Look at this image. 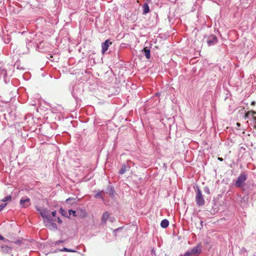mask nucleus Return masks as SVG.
Instances as JSON below:
<instances>
[{"label":"nucleus","mask_w":256,"mask_h":256,"mask_svg":"<svg viewBox=\"0 0 256 256\" xmlns=\"http://www.w3.org/2000/svg\"><path fill=\"white\" fill-rule=\"evenodd\" d=\"M196 192L195 200L198 206H203L205 204L204 196L202 195V191L200 188L196 186L194 188Z\"/></svg>","instance_id":"1"},{"label":"nucleus","mask_w":256,"mask_h":256,"mask_svg":"<svg viewBox=\"0 0 256 256\" xmlns=\"http://www.w3.org/2000/svg\"><path fill=\"white\" fill-rule=\"evenodd\" d=\"M247 179V175L244 173H241L237 178L234 185L238 188H242L244 186V182Z\"/></svg>","instance_id":"2"},{"label":"nucleus","mask_w":256,"mask_h":256,"mask_svg":"<svg viewBox=\"0 0 256 256\" xmlns=\"http://www.w3.org/2000/svg\"><path fill=\"white\" fill-rule=\"evenodd\" d=\"M201 246L198 245L196 246L187 251L182 256H191L192 254H200L201 252Z\"/></svg>","instance_id":"3"},{"label":"nucleus","mask_w":256,"mask_h":256,"mask_svg":"<svg viewBox=\"0 0 256 256\" xmlns=\"http://www.w3.org/2000/svg\"><path fill=\"white\" fill-rule=\"evenodd\" d=\"M218 42V40L216 36L214 34L210 36L206 40V42L208 46L214 45Z\"/></svg>","instance_id":"4"},{"label":"nucleus","mask_w":256,"mask_h":256,"mask_svg":"<svg viewBox=\"0 0 256 256\" xmlns=\"http://www.w3.org/2000/svg\"><path fill=\"white\" fill-rule=\"evenodd\" d=\"M112 44V42L110 40H106L102 44V52L104 54L108 50L110 45Z\"/></svg>","instance_id":"5"},{"label":"nucleus","mask_w":256,"mask_h":256,"mask_svg":"<svg viewBox=\"0 0 256 256\" xmlns=\"http://www.w3.org/2000/svg\"><path fill=\"white\" fill-rule=\"evenodd\" d=\"M0 78H2L6 83L7 80V71L4 68H0Z\"/></svg>","instance_id":"6"},{"label":"nucleus","mask_w":256,"mask_h":256,"mask_svg":"<svg viewBox=\"0 0 256 256\" xmlns=\"http://www.w3.org/2000/svg\"><path fill=\"white\" fill-rule=\"evenodd\" d=\"M106 192L112 198H114L115 196V190L114 186L110 185H108L107 187Z\"/></svg>","instance_id":"7"},{"label":"nucleus","mask_w":256,"mask_h":256,"mask_svg":"<svg viewBox=\"0 0 256 256\" xmlns=\"http://www.w3.org/2000/svg\"><path fill=\"white\" fill-rule=\"evenodd\" d=\"M87 216V213L85 210L80 209L77 210L76 216L80 218H84Z\"/></svg>","instance_id":"8"},{"label":"nucleus","mask_w":256,"mask_h":256,"mask_svg":"<svg viewBox=\"0 0 256 256\" xmlns=\"http://www.w3.org/2000/svg\"><path fill=\"white\" fill-rule=\"evenodd\" d=\"M50 211L46 209V208H43V210H42V212H40V216L44 218H50Z\"/></svg>","instance_id":"9"},{"label":"nucleus","mask_w":256,"mask_h":256,"mask_svg":"<svg viewBox=\"0 0 256 256\" xmlns=\"http://www.w3.org/2000/svg\"><path fill=\"white\" fill-rule=\"evenodd\" d=\"M142 52H144L146 59H150V50L147 47L144 48L142 50Z\"/></svg>","instance_id":"10"},{"label":"nucleus","mask_w":256,"mask_h":256,"mask_svg":"<svg viewBox=\"0 0 256 256\" xmlns=\"http://www.w3.org/2000/svg\"><path fill=\"white\" fill-rule=\"evenodd\" d=\"M144 14H148L150 12L149 6L148 3H144L142 6Z\"/></svg>","instance_id":"11"},{"label":"nucleus","mask_w":256,"mask_h":256,"mask_svg":"<svg viewBox=\"0 0 256 256\" xmlns=\"http://www.w3.org/2000/svg\"><path fill=\"white\" fill-rule=\"evenodd\" d=\"M168 224H169V222L166 219H164V220H162L160 222V226L162 228H166L168 226Z\"/></svg>","instance_id":"12"},{"label":"nucleus","mask_w":256,"mask_h":256,"mask_svg":"<svg viewBox=\"0 0 256 256\" xmlns=\"http://www.w3.org/2000/svg\"><path fill=\"white\" fill-rule=\"evenodd\" d=\"M12 247L8 246H2V250L3 252L6 253H9L12 250Z\"/></svg>","instance_id":"13"},{"label":"nucleus","mask_w":256,"mask_h":256,"mask_svg":"<svg viewBox=\"0 0 256 256\" xmlns=\"http://www.w3.org/2000/svg\"><path fill=\"white\" fill-rule=\"evenodd\" d=\"M30 202V199L29 198H26V199L21 198L20 203L21 206H22L23 207H26L28 206L24 205L26 202Z\"/></svg>","instance_id":"14"},{"label":"nucleus","mask_w":256,"mask_h":256,"mask_svg":"<svg viewBox=\"0 0 256 256\" xmlns=\"http://www.w3.org/2000/svg\"><path fill=\"white\" fill-rule=\"evenodd\" d=\"M109 214L108 212H105L103 214L102 218V222L106 223L109 217Z\"/></svg>","instance_id":"15"},{"label":"nucleus","mask_w":256,"mask_h":256,"mask_svg":"<svg viewBox=\"0 0 256 256\" xmlns=\"http://www.w3.org/2000/svg\"><path fill=\"white\" fill-rule=\"evenodd\" d=\"M126 164H124L122 165V167L120 168V170L118 174H120L122 175L126 172Z\"/></svg>","instance_id":"16"},{"label":"nucleus","mask_w":256,"mask_h":256,"mask_svg":"<svg viewBox=\"0 0 256 256\" xmlns=\"http://www.w3.org/2000/svg\"><path fill=\"white\" fill-rule=\"evenodd\" d=\"M26 47L28 50H30V48L34 46V44H32V41L30 40L27 39L26 40Z\"/></svg>","instance_id":"17"},{"label":"nucleus","mask_w":256,"mask_h":256,"mask_svg":"<svg viewBox=\"0 0 256 256\" xmlns=\"http://www.w3.org/2000/svg\"><path fill=\"white\" fill-rule=\"evenodd\" d=\"M60 212L62 214V215L63 216L68 218H70V216H68V214L67 212L64 209H63L62 208H60Z\"/></svg>","instance_id":"18"},{"label":"nucleus","mask_w":256,"mask_h":256,"mask_svg":"<svg viewBox=\"0 0 256 256\" xmlns=\"http://www.w3.org/2000/svg\"><path fill=\"white\" fill-rule=\"evenodd\" d=\"M60 250L61 252H76L75 250H74L72 249H69V248H64L62 249H61Z\"/></svg>","instance_id":"19"},{"label":"nucleus","mask_w":256,"mask_h":256,"mask_svg":"<svg viewBox=\"0 0 256 256\" xmlns=\"http://www.w3.org/2000/svg\"><path fill=\"white\" fill-rule=\"evenodd\" d=\"M12 196L10 195H9V196H8L4 197L2 200V201L4 202H10L12 200Z\"/></svg>","instance_id":"20"},{"label":"nucleus","mask_w":256,"mask_h":256,"mask_svg":"<svg viewBox=\"0 0 256 256\" xmlns=\"http://www.w3.org/2000/svg\"><path fill=\"white\" fill-rule=\"evenodd\" d=\"M77 211H75L72 210H68V216H70L72 214L74 216H76Z\"/></svg>","instance_id":"21"},{"label":"nucleus","mask_w":256,"mask_h":256,"mask_svg":"<svg viewBox=\"0 0 256 256\" xmlns=\"http://www.w3.org/2000/svg\"><path fill=\"white\" fill-rule=\"evenodd\" d=\"M248 114L252 115L254 120H256V116H254V115L256 114V112L254 110H250L248 112Z\"/></svg>","instance_id":"22"},{"label":"nucleus","mask_w":256,"mask_h":256,"mask_svg":"<svg viewBox=\"0 0 256 256\" xmlns=\"http://www.w3.org/2000/svg\"><path fill=\"white\" fill-rule=\"evenodd\" d=\"M102 192H98L97 194H95V196H94V198H100L101 199L104 200L103 196H102Z\"/></svg>","instance_id":"23"},{"label":"nucleus","mask_w":256,"mask_h":256,"mask_svg":"<svg viewBox=\"0 0 256 256\" xmlns=\"http://www.w3.org/2000/svg\"><path fill=\"white\" fill-rule=\"evenodd\" d=\"M50 226H52L54 229V230H57L58 227H57L56 224L55 223L52 222H50Z\"/></svg>","instance_id":"24"},{"label":"nucleus","mask_w":256,"mask_h":256,"mask_svg":"<svg viewBox=\"0 0 256 256\" xmlns=\"http://www.w3.org/2000/svg\"><path fill=\"white\" fill-rule=\"evenodd\" d=\"M35 208H36V211H38L40 213V212H42V210H43L44 208H40V207H38V206H36Z\"/></svg>","instance_id":"25"},{"label":"nucleus","mask_w":256,"mask_h":256,"mask_svg":"<svg viewBox=\"0 0 256 256\" xmlns=\"http://www.w3.org/2000/svg\"><path fill=\"white\" fill-rule=\"evenodd\" d=\"M204 192L208 194H210V189L208 187V186H205L204 188Z\"/></svg>","instance_id":"26"},{"label":"nucleus","mask_w":256,"mask_h":256,"mask_svg":"<svg viewBox=\"0 0 256 256\" xmlns=\"http://www.w3.org/2000/svg\"><path fill=\"white\" fill-rule=\"evenodd\" d=\"M14 66L16 67L17 69H20V70L22 69V70H24V68H23L20 67V66L19 65L18 62H16L15 65H14Z\"/></svg>","instance_id":"27"},{"label":"nucleus","mask_w":256,"mask_h":256,"mask_svg":"<svg viewBox=\"0 0 256 256\" xmlns=\"http://www.w3.org/2000/svg\"><path fill=\"white\" fill-rule=\"evenodd\" d=\"M74 200V198H67V199L66 200V203H70V202H71V200Z\"/></svg>","instance_id":"28"},{"label":"nucleus","mask_w":256,"mask_h":256,"mask_svg":"<svg viewBox=\"0 0 256 256\" xmlns=\"http://www.w3.org/2000/svg\"><path fill=\"white\" fill-rule=\"evenodd\" d=\"M6 204L4 203L0 206V212L6 206Z\"/></svg>","instance_id":"29"},{"label":"nucleus","mask_w":256,"mask_h":256,"mask_svg":"<svg viewBox=\"0 0 256 256\" xmlns=\"http://www.w3.org/2000/svg\"><path fill=\"white\" fill-rule=\"evenodd\" d=\"M122 227H120V228H118L116 229H115L114 230V233L115 232H117L118 231H120V230H122Z\"/></svg>","instance_id":"30"},{"label":"nucleus","mask_w":256,"mask_h":256,"mask_svg":"<svg viewBox=\"0 0 256 256\" xmlns=\"http://www.w3.org/2000/svg\"><path fill=\"white\" fill-rule=\"evenodd\" d=\"M48 221L50 222H52V221L54 220L53 218H52L50 216V218H46Z\"/></svg>","instance_id":"31"},{"label":"nucleus","mask_w":256,"mask_h":256,"mask_svg":"<svg viewBox=\"0 0 256 256\" xmlns=\"http://www.w3.org/2000/svg\"><path fill=\"white\" fill-rule=\"evenodd\" d=\"M58 222L61 224L62 222V220L60 219L59 218H58Z\"/></svg>","instance_id":"32"},{"label":"nucleus","mask_w":256,"mask_h":256,"mask_svg":"<svg viewBox=\"0 0 256 256\" xmlns=\"http://www.w3.org/2000/svg\"><path fill=\"white\" fill-rule=\"evenodd\" d=\"M52 215L53 216H55L56 215V211H53L52 212Z\"/></svg>","instance_id":"33"},{"label":"nucleus","mask_w":256,"mask_h":256,"mask_svg":"<svg viewBox=\"0 0 256 256\" xmlns=\"http://www.w3.org/2000/svg\"><path fill=\"white\" fill-rule=\"evenodd\" d=\"M250 115V114H248V112H246L244 116V118H246L248 117V116Z\"/></svg>","instance_id":"34"},{"label":"nucleus","mask_w":256,"mask_h":256,"mask_svg":"<svg viewBox=\"0 0 256 256\" xmlns=\"http://www.w3.org/2000/svg\"><path fill=\"white\" fill-rule=\"evenodd\" d=\"M64 242V241H62V240H58V241H57V242H56V244H60V243H62V242Z\"/></svg>","instance_id":"35"},{"label":"nucleus","mask_w":256,"mask_h":256,"mask_svg":"<svg viewBox=\"0 0 256 256\" xmlns=\"http://www.w3.org/2000/svg\"><path fill=\"white\" fill-rule=\"evenodd\" d=\"M256 104V102L254 101H252L251 102V105L254 106Z\"/></svg>","instance_id":"36"},{"label":"nucleus","mask_w":256,"mask_h":256,"mask_svg":"<svg viewBox=\"0 0 256 256\" xmlns=\"http://www.w3.org/2000/svg\"><path fill=\"white\" fill-rule=\"evenodd\" d=\"M4 238L0 234V240H4Z\"/></svg>","instance_id":"37"},{"label":"nucleus","mask_w":256,"mask_h":256,"mask_svg":"<svg viewBox=\"0 0 256 256\" xmlns=\"http://www.w3.org/2000/svg\"><path fill=\"white\" fill-rule=\"evenodd\" d=\"M4 238L0 234V240H4Z\"/></svg>","instance_id":"38"},{"label":"nucleus","mask_w":256,"mask_h":256,"mask_svg":"<svg viewBox=\"0 0 256 256\" xmlns=\"http://www.w3.org/2000/svg\"><path fill=\"white\" fill-rule=\"evenodd\" d=\"M218 160H220V161H222L223 160V159L222 158H218Z\"/></svg>","instance_id":"39"},{"label":"nucleus","mask_w":256,"mask_h":256,"mask_svg":"<svg viewBox=\"0 0 256 256\" xmlns=\"http://www.w3.org/2000/svg\"><path fill=\"white\" fill-rule=\"evenodd\" d=\"M202 224H203V222L202 221H200V224H201L202 227L203 226Z\"/></svg>","instance_id":"40"},{"label":"nucleus","mask_w":256,"mask_h":256,"mask_svg":"<svg viewBox=\"0 0 256 256\" xmlns=\"http://www.w3.org/2000/svg\"><path fill=\"white\" fill-rule=\"evenodd\" d=\"M236 125L238 126H240V124L238 123V122H237L236 123Z\"/></svg>","instance_id":"41"},{"label":"nucleus","mask_w":256,"mask_h":256,"mask_svg":"<svg viewBox=\"0 0 256 256\" xmlns=\"http://www.w3.org/2000/svg\"><path fill=\"white\" fill-rule=\"evenodd\" d=\"M116 232H115L114 233V235H115V236H116Z\"/></svg>","instance_id":"42"}]
</instances>
